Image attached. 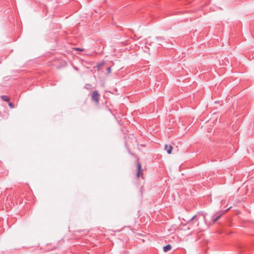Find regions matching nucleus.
<instances>
[{
	"instance_id": "11",
	"label": "nucleus",
	"mask_w": 254,
	"mask_h": 254,
	"mask_svg": "<svg viewBox=\"0 0 254 254\" xmlns=\"http://www.w3.org/2000/svg\"><path fill=\"white\" fill-rule=\"evenodd\" d=\"M76 50H78V51H82V50L80 48H76Z\"/></svg>"
},
{
	"instance_id": "7",
	"label": "nucleus",
	"mask_w": 254,
	"mask_h": 254,
	"mask_svg": "<svg viewBox=\"0 0 254 254\" xmlns=\"http://www.w3.org/2000/svg\"><path fill=\"white\" fill-rule=\"evenodd\" d=\"M91 85L90 84H87L85 86V88L86 89H87V90L91 89Z\"/></svg>"
},
{
	"instance_id": "3",
	"label": "nucleus",
	"mask_w": 254,
	"mask_h": 254,
	"mask_svg": "<svg viewBox=\"0 0 254 254\" xmlns=\"http://www.w3.org/2000/svg\"><path fill=\"white\" fill-rule=\"evenodd\" d=\"M137 172L136 174V176L137 178H139L142 174V173H141V172H142L141 165L139 162H138L137 164Z\"/></svg>"
},
{
	"instance_id": "2",
	"label": "nucleus",
	"mask_w": 254,
	"mask_h": 254,
	"mask_svg": "<svg viewBox=\"0 0 254 254\" xmlns=\"http://www.w3.org/2000/svg\"><path fill=\"white\" fill-rule=\"evenodd\" d=\"M222 213H216L212 216L211 220L213 223H215L222 216Z\"/></svg>"
},
{
	"instance_id": "10",
	"label": "nucleus",
	"mask_w": 254,
	"mask_h": 254,
	"mask_svg": "<svg viewBox=\"0 0 254 254\" xmlns=\"http://www.w3.org/2000/svg\"><path fill=\"white\" fill-rule=\"evenodd\" d=\"M196 215H194L193 216L190 220V221H192L193 220H194L195 219V218L196 217Z\"/></svg>"
},
{
	"instance_id": "6",
	"label": "nucleus",
	"mask_w": 254,
	"mask_h": 254,
	"mask_svg": "<svg viewBox=\"0 0 254 254\" xmlns=\"http://www.w3.org/2000/svg\"><path fill=\"white\" fill-rule=\"evenodd\" d=\"M0 98L4 101L8 102L9 101V98L8 96L5 95H1L0 96Z\"/></svg>"
},
{
	"instance_id": "5",
	"label": "nucleus",
	"mask_w": 254,
	"mask_h": 254,
	"mask_svg": "<svg viewBox=\"0 0 254 254\" xmlns=\"http://www.w3.org/2000/svg\"><path fill=\"white\" fill-rule=\"evenodd\" d=\"M172 248V246L168 244L163 247V251L164 252H167L168 251H170Z\"/></svg>"
},
{
	"instance_id": "8",
	"label": "nucleus",
	"mask_w": 254,
	"mask_h": 254,
	"mask_svg": "<svg viewBox=\"0 0 254 254\" xmlns=\"http://www.w3.org/2000/svg\"><path fill=\"white\" fill-rule=\"evenodd\" d=\"M8 105L11 108H14V105L11 102H9L8 103Z\"/></svg>"
},
{
	"instance_id": "4",
	"label": "nucleus",
	"mask_w": 254,
	"mask_h": 254,
	"mask_svg": "<svg viewBox=\"0 0 254 254\" xmlns=\"http://www.w3.org/2000/svg\"><path fill=\"white\" fill-rule=\"evenodd\" d=\"M172 147L171 145L166 144L165 145V150L168 154H171L172 152Z\"/></svg>"
},
{
	"instance_id": "1",
	"label": "nucleus",
	"mask_w": 254,
	"mask_h": 254,
	"mask_svg": "<svg viewBox=\"0 0 254 254\" xmlns=\"http://www.w3.org/2000/svg\"><path fill=\"white\" fill-rule=\"evenodd\" d=\"M100 94L98 93L97 91H94L92 92L91 100L95 102L96 104H98L99 101Z\"/></svg>"
},
{
	"instance_id": "9",
	"label": "nucleus",
	"mask_w": 254,
	"mask_h": 254,
	"mask_svg": "<svg viewBox=\"0 0 254 254\" xmlns=\"http://www.w3.org/2000/svg\"><path fill=\"white\" fill-rule=\"evenodd\" d=\"M107 73H110L111 71V67H108L107 68Z\"/></svg>"
}]
</instances>
